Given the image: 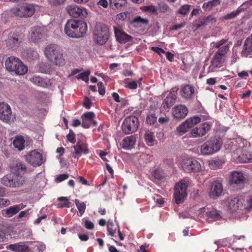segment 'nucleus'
I'll use <instances>...</instances> for the list:
<instances>
[{
	"instance_id": "nucleus-1",
	"label": "nucleus",
	"mask_w": 252,
	"mask_h": 252,
	"mask_svg": "<svg viewBox=\"0 0 252 252\" xmlns=\"http://www.w3.org/2000/svg\"><path fill=\"white\" fill-rule=\"evenodd\" d=\"M44 54L50 62L57 66H63L66 63V54L58 45H48L45 49Z\"/></svg>"
},
{
	"instance_id": "nucleus-2",
	"label": "nucleus",
	"mask_w": 252,
	"mask_h": 252,
	"mask_svg": "<svg viewBox=\"0 0 252 252\" xmlns=\"http://www.w3.org/2000/svg\"><path fill=\"white\" fill-rule=\"evenodd\" d=\"M87 25L85 22L74 19L68 20L64 26V32L71 38L83 37L87 31Z\"/></svg>"
},
{
	"instance_id": "nucleus-3",
	"label": "nucleus",
	"mask_w": 252,
	"mask_h": 252,
	"mask_svg": "<svg viewBox=\"0 0 252 252\" xmlns=\"http://www.w3.org/2000/svg\"><path fill=\"white\" fill-rule=\"evenodd\" d=\"M94 41L98 45H104L110 37V31L108 26L101 23H97L93 32Z\"/></svg>"
},
{
	"instance_id": "nucleus-4",
	"label": "nucleus",
	"mask_w": 252,
	"mask_h": 252,
	"mask_svg": "<svg viewBox=\"0 0 252 252\" xmlns=\"http://www.w3.org/2000/svg\"><path fill=\"white\" fill-rule=\"evenodd\" d=\"M5 65L9 71L16 75H24L28 71L27 66L19 59L14 56H10L7 59Z\"/></svg>"
},
{
	"instance_id": "nucleus-5",
	"label": "nucleus",
	"mask_w": 252,
	"mask_h": 252,
	"mask_svg": "<svg viewBox=\"0 0 252 252\" xmlns=\"http://www.w3.org/2000/svg\"><path fill=\"white\" fill-rule=\"evenodd\" d=\"M24 38V34L19 31L11 32L5 40L6 46L9 49L16 51L23 42Z\"/></svg>"
},
{
	"instance_id": "nucleus-6",
	"label": "nucleus",
	"mask_w": 252,
	"mask_h": 252,
	"mask_svg": "<svg viewBox=\"0 0 252 252\" xmlns=\"http://www.w3.org/2000/svg\"><path fill=\"white\" fill-rule=\"evenodd\" d=\"M221 145V142L219 139L212 137L201 145V152L204 155L213 154L220 150Z\"/></svg>"
},
{
	"instance_id": "nucleus-7",
	"label": "nucleus",
	"mask_w": 252,
	"mask_h": 252,
	"mask_svg": "<svg viewBox=\"0 0 252 252\" xmlns=\"http://www.w3.org/2000/svg\"><path fill=\"white\" fill-rule=\"evenodd\" d=\"M139 124V121L136 117L128 116L124 119L122 125V129L126 134H129L137 130Z\"/></svg>"
},
{
	"instance_id": "nucleus-8",
	"label": "nucleus",
	"mask_w": 252,
	"mask_h": 252,
	"mask_svg": "<svg viewBox=\"0 0 252 252\" xmlns=\"http://www.w3.org/2000/svg\"><path fill=\"white\" fill-rule=\"evenodd\" d=\"M11 11L16 16L20 17H31L34 13L35 8L33 4H26L14 7L11 9Z\"/></svg>"
},
{
	"instance_id": "nucleus-9",
	"label": "nucleus",
	"mask_w": 252,
	"mask_h": 252,
	"mask_svg": "<svg viewBox=\"0 0 252 252\" xmlns=\"http://www.w3.org/2000/svg\"><path fill=\"white\" fill-rule=\"evenodd\" d=\"M187 184L185 181L176 184L174 193V198L177 204L182 203L187 195Z\"/></svg>"
},
{
	"instance_id": "nucleus-10",
	"label": "nucleus",
	"mask_w": 252,
	"mask_h": 252,
	"mask_svg": "<svg viewBox=\"0 0 252 252\" xmlns=\"http://www.w3.org/2000/svg\"><path fill=\"white\" fill-rule=\"evenodd\" d=\"M27 162L34 167H38L44 163L45 159H43V155L40 152L34 150L25 156Z\"/></svg>"
},
{
	"instance_id": "nucleus-11",
	"label": "nucleus",
	"mask_w": 252,
	"mask_h": 252,
	"mask_svg": "<svg viewBox=\"0 0 252 252\" xmlns=\"http://www.w3.org/2000/svg\"><path fill=\"white\" fill-rule=\"evenodd\" d=\"M15 118L12 115L10 106L6 103H0V120L8 124L13 122Z\"/></svg>"
},
{
	"instance_id": "nucleus-12",
	"label": "nucleus",
	"mask_w": 252,
	"mask_h": 252,
	"mask_svg": "<svg viewBox=\"0 0 252 252\" xmlns=\"http://www.w3.org/2000/svg\"><path fill=\"white\" fill-rule=\"evenodd\" d=\"M183 170L188 173L197 172L201 169L200 163L192 158H188L184 159L182 163Z\"/></svg>"
},
{
	"instance_id": "nucleus-13",
	"label": "nucleus",
	"mask_w": 252,
	"mask_h": 252,
	"mask_svg": "<svg viewBox=\"0 0 252 252\" xmlns=\"http://www.w3.org/2000/svg\"><path fill=\"white\" fill-rule=\"evenodd\" d=\"M67 13L71 16L74 18H80L81 19L85 18L88 13L86 8L76 5H70L67 6Z\"/></svg>"
},
{
	"instance_id": "nucleus-14",
	"label": "nucleus",
	"mask_w": 252,
	"mask_h": 252,
	"mask_svg": "<svg viewBox=\"0 0 252 252\" xmlns=\"http://www.w3.org/2000/svg\"><path fill=\"white\" fill-rule=\"evenodd\" d=\"M149 23V20L147 18H144L140 16L131 17L129 26L134 28L135 29L144 31Z\"/></svg>"
},
{
	"instance_id": "nucleus-15",
	"label": "nucleus",
	"mask_w": 252,
	"mask_h": 252,
	"mask_svg": "<svg viewBox=\"0 0 252 252\" xmlns=\"http://www.w3.org/2000/svg\"><path fill=\"white\" fill-rule=\"evenodd\" d=\"M73 148L74 151L72 152L71 154L74 158H78L82 154L87 155L90 152L88 144L81 140H78Z\"/></svg>"
},
{
	"instance_id": "nucleus-16",
	"label": "nucleus",
	"mask_w": 252,
	"mask_h": 252,
	"mask_svg": "<svg viewBox=\"0 0 252 252\" xmlns=\"http://www.w3.org/2000/svg\"><path fill=\"white\" fill-rule=\"evenodd\" d=\"M46 29L44 27H35L32 29L31 39L34 43H38L43 39L46 36Z\"/></svg>"
},
{
	"instance_id": "nucleus-17",
	"label": "nucleus",
	"mask_w": 252,
	"mask_h": 252,
	"mask_svg": "<svg viewBox=\"0 0 252 252\" xmlns=\"http://www.w3.org/2000/svg\"><path fill=\"white\" fill-rule=\"evenodd\" d=\"M222 191L223 186L222 183L217 179L211 183L209 195L211 198L216 199L221 194Z\"/></svg>"
},
{
	"instance_id": "nucleus-18",
	"label": "nucleus",
	"mask_w": 252,
	"mask_h": 252,
	"mask_svg": "<svg viewBox=\"0 0 252 252\" xmlns=\"http://www.w3.org/2000/svg\"><path fill=\"white\" fill-rule=\"evenodd\" d=\"M212 125L209 123L205 122L200 126L193 128L190 133L193 137H199L205 135L211 129Z\"/></svg>"
},
{
	"instance_id": "nucleus-19",
	"label": "nucleus",
	"mask_w": 252,
	"mask_h": 252,
	"mask_svg": "<svg viewBox=\"0 0 252 252\" xmlns=\"http://www.w3.org/2000/svg\"><path fill=\"white\" fill-rule=\"evenodd\" d=\"M217 22L215 17L212 15H209L207 17H201L196 20L193 25V28L196 30L203 26L213 25Z\"/></svg>"
},
{
	"instance_id": "nucleus-20",
	"label": "nucleus",
	"mask_w": 252,
	"mask_h": 252,
	"mask_svg": "<svg viewBox=\"0 0 252 252\" xmlns=\"http://www.w3.org/2000/svg\"><path fill=\"white\" fill-rule=\"evenodd\" d=\"M180 94L183 98L190 100L194 96L195 88L190 84H183L180 88Z\"/></svg>"
},
{
	"instance_id": "nucleus-21",
	"label": "nucleus",
	"mask_w": 252,
	"mask_h": 252,
	"mask_svg": "<svg viewBox=\"0 0 252 252\" xmlns=\"http://www.w3.org/2000/svg\"><path fill=\"white\" fill-rule=\"evenodd\" d=\"M114 31L116 40L120 43H126L132 38L131 35L126 33L119 27H115Z\"/></svg>"
},
{
	"instance_id": "nucleus-22",
	"label": "nucleus",
	"mask_w": 252,
	"mask_h": 252,
	"mask_svg": "<svg viewBox=\"0 0 252 252\" xmlns=\"http://www.w3.org/2000/svg\"><path fill=\"white\" fill-rule=\"evenodd\" d=\"M244 200L239 197H231L228 200L227 207L231 212H235L243 205Z\"/></svg>"
},
{
	"instance_id": "nucleus-23",
	"label": "nucleus",
	"mask_w": 252,
	"mask_h": 252,
	"mask_svg": "<svg viewBox=\"0 0 252 252\" xmlns=\"http://www.w3.org/2000/svg\"><path fill=\"white\" fill-rule=\"evenodd\" d=\"M177 91L178 89H173V90L168 94L166 98L164 99L162 103V105L163 107L165 109H169L175 103V100L177 98Z\"/></svg>"
},
{
	"instance_id": "nucleus-24",
	"label": "nucleus",
	"mask_w": 252,
	"mask_h": 252,
	"mask_svg": "<svg viewBox=\"0 0 252 252\" xmlns=\"http://www.w3.org/2000/svg\"><path fill=\"white\" fill-rule=\"evenodd\" d=\"M188 113V109L184 105L180 104L175 106L172 110V114L177 119L184 118Z\"/></svg>"
},
{
	"instance_id": "nucleus-25",
	"label": "nucleus",
	"mask_w": 252,
	"mask_h": 252,
	"mask_svg": "<svg viewBox=\"0 0 252 252\" xmlns=\"http://www.w3.org/2000/svg\"><path fill=\"white\" fill-rule=\"evenodd\" d=\"M137 138V134L126 137L122 141V148L125 149H131L135 144Z\"/></svg>"
},
{
	"instance_id": "nucleus-26",
	"label": "nucleus",
	"mask_w": 252,
	"mask_h": 252,
	"mask_svg": "<svg viewBox=\"0 0 252 252\" xmlns=\"http://www.w3.org/2000/svg\"><path fill=\"white\" fill-rule=\"evenodd\" d=\"M245 180V177L242 172L234 171L231 174L230 183L231 185H241L244 183Z\"/></svg>"
},
{
	"instance_id": "nucleus-27",
	"label": "nucleus",
	"mask_w": 252,
	"mask_h": 252,
	"mask_svg": "<svg viewBox=\"0 0 252 252\" xmlns=\"http://www.w3.org/2000/svg\"><path fill=\"white\" fill-rule=\"evenodd\" d=\"M6 249L15 252H29L30 249L22 243L10 244L6 246Z\"/></svg>"
},
{
	"instance_id": "nucleus-28",
	"label": "nucleus",
	"mask_w": 252,
	"mask_h": 252,
	"mask_svg": "<svg viewBox=\"0 0 252 252\" xmlns=\"http://www.w3.org/2000/svg\"><path fill=\"white\" fill-rule=\"evenodd\" d=\"M242 54L245 57L252 55V36L245 40Z\"/></svg>"
},
{
	"instance_id": "nucleus-29",
	"label": "nucleus",
	"mask_w": 252,
	"mask_h": 252,
	"mask_svg": "<svg viewBox=\"0 0 252 252\" xmlns=\"http://www.w3.org/2000/svg\"><path fill=\"white\" fill-rule=\"evenodd\" d=\"M205 215L209 222L217 221L221 218L220 211L216 209H212L207 212Z\"/></svg>"
},
{
	"instance_id": "nucleus-30",
	"label": "nucleus",
	"mask_w": 252,
	"mask_h": 252,
	"mask_svg": "<svg viewBox=\"0 0 252 252\" xmlns=\"http://www.w3.org/2000/svg\"><path fill=\"white\" fill-rule=\"evenodd\" d=\"M1 182L3 185L9 187H16L19 185V183L16 181L15 179H13L8 175L2 178Z\"/></svg>"
},
{
	"instance_id": "nucleus-31",
	"label": "nucleus",
	"mask_w": 252,
	"mask_h": 252,
	"mask_svg": "<svg viewBox=\"0 0 252 252\" xmlns=\"http://www.w3.org/2000/svg\"><path fill=\"white\" fill-rule=\"evenodd\" d=\"M23 208L18 205H13L3 210V215L10 218L17 214Z\"/></svg>"
},
{
	"instance_id": "nucleus-32",
	"label": "nucleus",
	"mask_w": 252,
	"mask_h": 252,
	"mask_svg": "<svg viewBox=\"0 0 252 252\" xmlns=\"http://www.w3.org/2000/svg\"><path fill=\"white\" fill-rule=\"evenodd\" d=\"M12 173L16 176H20L24 174L26 170V166L22 163H17L12 168Z\"/></svg>"
},
{
	"instance_id": "nucleus-33",
	"label": "nucleus",
	"mask_w": 252,
	"mask_h": 252,
	"mask_svg": "<svg viewBox=\"0 0 252 252\" xmlns=\"http://www.w3.org/2000/svg\"><path fill=\"white\" fill-rule=\"evenodd\" d=\"M30 81L34 85L43 88H46L48 86L47 80L39 76H33L30 79Z\"/></svg>"
},
{
	"instance_id": "nucleus-34",
	"label": "nucleus",
	"mask_w": 252,
	"mask_h": 252,
	"mask_svg": "<svg viewBox=\"0 0 252 252\" xmlns=\"http://www.w3.org/2000/svg\"><path fill=\"white\" fill-rule=\"evenodd\" d=\"M25 140L23 136L21 135L17 136L14 140L13 143L15 148L19 151H22L25 147Z\"/></svg>"
},
{
	"instance_id": "nucleus-35",
	"label": "nucleus",
	"mask_w": 252,
	"mask_h": 252,
	"mask_svg": "<svg viewBox=\"0 0 252 252\" xmlns=\"http://www.w3.org/2000/svg\"><path fill=\"white\" fill-rule=\"evenodd\" d=\"M224 58V57L215 53L211 62L213 66L216 68L220 67L222 65Z\"/></svg>"
},
{
	"instance_id": "nucleus-36",
	"label": "nucleus",
	"mask_w": 252,
	"mask_h": 252,
	"mask_svg": "<svg viewBox=\"0 0 252 252\" xmlns=\"http://www.w3.org/2000/svg\"><path fill=\"white\" fill-rule=\"evenodd\" d=\"M109 1L112 9L121 8L127 3V0H109Z\"/></svg>"
},
{
	"instance_id": "nucleus-37",
	"label": "nucleus",
	"mask_w": 252,
	"mask_h": 252,
	"mask_svg": "<svg viewBox=\"0 0 252 252\" xmlns=\"http://www.w3.org/2000/svg\"><path fill=\"white\" fill-rule=\"evenodd\" d=\"M220 3V0H211L207 2H205L202 5V8L205 11H210L213 7L219 5Z\"/></svg>"
},
{
	"instance_id": "nucleus-38",
	"label": "nucleus",
	"mask_w": 252,
	"mask_h": 252,
	"mask_svg": "<svg viewBox=\"0 0 252 252\" xmlns=\"http://www.w3.org/2000/svg\"><path fill=\"white\" fill-rule=\"evenodd\" d=\"M190 127H191V125L189 124V121L186 120L177 128V131L180 135H182L186 133Z\"/></svg>"
},
{
	"instance_id": "nucleus-39",
	"label": "nucleus",
	"mask_w": 252,
	"mask_h": 252,
	"mask_svg": "<svg viewBox=\"0 0 252 252\" xmlns=\"http://www.w3.org/2000/svg\"><path fill=\"white\" fill-rule=\"evenodd\" d=\"M223 162L219 158L212 159L209 162V167L211 169L216 170L221 167Z\"/></svg>"
},
{
	"instance_id": "nucleus-40",
	"label": "nucleus",
	"mask_w": 252,
	"mask_h": 252,
	"mask_svg": "<svg viewBox=\"0 0 252 252\" xmlns=\"http://www.w3.org/2000/svg\"><path fill=\"white\" fill-rule=\"evenodd\" d=\"M119 227V226L114 225L112 222H108L107 226L108 234L112 237H116Z\"/></svg>"
},
{
	"instance_id": "nucleus-41",
	"label": "nucleus",
	"mask_w": 252,
	"mask_h": 252,
	"mask_svg": "<svg viewBox=\"0 0 252 252\" xmlns=\"http://www.w3.org/2000/svg\"><path fill=\"white\" fill-rule=\"evenodd\" d=\"M123 83L125 87L129 89L134 90L137 88V83L136 81L132 80L130 78H126Z\"/></svg>"
},
{
	"instance_id": "nucleus-42",
	"label": "nucleus",
	"mask_w": 252,
	"mask_h": 252,
	"mask_svg": "<svg viewBox=\"0 0 252 252\" xmlns=\"http://www.w3.org/2000/svg\"><path fill=\"white\" fill-rule=\"evenodd\" d=\"M152 176L157 180H161L165 177V173L160 168L155 169L152 173Z\"/></svg>"
},
{
	"instance_id": "nucleus-43",
	"label": "nucleus",
	"mask_w": 252,
	"mask_h": 252,
	"mask_svg": "<svg viewBox=\"0 0 252 252\" xmlns=\"http://www.w3.org/2000/svg\"><path fill=\"white\" fill-rule=\"evenodd\" d=\"M132 14L130 12H122L117 14V19L120 20L127 21L129 24Z\"/></svg>"
},
{
	"instance_id": "nucleus-44",
	"label": "nucleus",
	"mask_w": 252,
	"mask_h": 252,
	"mask_svg": "<svg viewBox=\"0 0 252 252\" xmlns=\"http://www.w3.org/2000/svg\"><path fill=\"white\" fill-rule=\"evenodd\" d=\"M244 9H246V7H239L236 11H233L230 13L223 17V19L224 20H229L233 19L238 15L241 12L244 10Z\"/></svg>"
},
{
	"instance_id": "nucleus-45",
	"label": "nucleus",
	"mask_w": 252,
	"mask_h": 252,
	"mask_svg": "<svg viewBox=\"0 0 252 252\" xmlns=\"http://www.w3.org/2000/svg\"><path fill=\"white\" fill-rule=\"evenodd\" d=\"M144 138L148 145L152 146L153 145L155 142V136L153 132L149 131L146 132L145 134Z\"/></svg>"
},
{
	"instance_id": "nucleus-46",
	"label": "nucleus",
	"mask_w": 252,
	"mask_h": 252,
	"mask_svg": "<svg viewBox=\"0 0 252 252\" xmlns=\"http://www.w3.org/2000/svg\"><path fill=\"white\" fill-rule=\"evenodd\" d=\"M74 203L78 210L80 216H82L85 212L86 205V204L83 202H80L79 200L76 199L74 200Z\"/></svg>"
},
{
	"instance_id": "nucleus-47",
	"label": "nucleus",
	"mask_w": 252,
	"mask_h": 252,
	"mask_svg": "<svg viewBox=\"0 0 252 252\" xmlns=\"http://www.w3.org/2000/svg\"><path fill=\"white\" fill-rule=\"evenodd\" d=\"M219 50L217 51L216 54L220 55L224 57L229 50L228 45L223 46L221 47L218 48Z\"/></svg>"
},
{
	"instance_id": "nucleus-48",
	"label": "nucleus",
	"mask_w": 252,
	"mask_h": 252,
	"mask_svg": "<svg viewBox=\"0 0 252 252\" xmlns=\"http://www.w3.org/2000/svg\"><path fill=\"white\" fill-rule=\"evenodd\" d=\"M94 117V114L93 112H86L82 115V119L84 120H87L90 122H93V119Z\"/></svg>"
},
{
	"instance_id": "nucleus-49",
	"label": "nucleus",
	"mask_w": 252,
	"mask_h": 252,
	"mask_svg": "<svg viewBox=\"0 0 252 252\" xmlns=\"http://www.w3.org/2000/svg\"><path fill=\"white\" fill-rule=\"evenodd\" d=\"M189 5L185 4L180 8L178 13L184 15H187L189 11Z\"/></svg>"
},
{
	"instance_id": "nucleus-50",
	"label": "nucleus",
	"mask_w": 252,
	"mask_h": 252,
	"mask_svg": "<svg viewBox=\"0 0 252 252\" xmlns=\"http://www.w3.org/2000/svg\"><path fill=\"white\" fill-rule=\"evenodd\" d=\"M75 135L73 130L70 129L69 133L66 135V138L68 141L72 144H74L76 142Z\"/></svg>"
},
{
	"instance_id": "nucleus-51",
	"label": "nucleus",
	"mask_w": 252,
	"mask_h": 252,
	"mask_svg": "<svg viewBox=\"0 0 252 252\" xmlns=\"http://www.w3.org/2000/svg\"><path fill=\"white\" fill-rule=\"evenodd\" d=\"M90 73V72L89 70L80 73L77 78L78 79H81L85 82H88L89 81V75Z\"/></svg>"
},
{
	"instance_id": "nucleus-52",
	"label": "nucleus",
	"mask_w": 252,
	"mask_h": 252,
	"mask_svg": "<svg viewBox=\"0 0 252 252\" xmlns=\"http://www.w3.org/2000/svg\"><path fill=\"white\" fill-rule=\"evenodd\" d=\"M158 6L159 10L161 12L165 13L169 11L170 8L167 4L164 2H160Z\"/></svg>"
},
{
	"instance_id": "nucleus-53",
	"label": "nucleus",
	"mask_w": 252,
	"mask_h": 252,
	"mask_svg": "<svg viewBox=\"0 0 252 252\" xmlns=\"http://www.w3.org/2000/svg\"><path fill=\"white\" fill-rule=\"evenodd\" d=\"M157 120V117H156L154 114H151L147 116V122L148 124L153 125L154 124Z\"/></svg>"
},
{
	"instance_id": "nucleus-54",
	"label": "nucleus",
	"mask_w": 252,
	"mask_h": 252,
	"mask_svg": "<svg viewBox=\"0 0 252 252\" xmlns=\"http://www.w3.org/2000/svg\"><path fill=\"white\" fill-rule=\"evenodd\" d=\"M200 118L198 116H194L189 119L187 120V121H189V124H190V125H191V127L193 125L199 123L200 122Z\"/></svg>"
},
{
	"instance_id": "nucleus-55",
	"label": "nucleus",
	"mask_w": 252,
	"mask_h": 252,
	"mask_svg": "<svg viewBox=\"0 0 252 252\" xmlns=\"http://www.w3.org/2000/svg\"><path fill=\"white\" fill-rule=\"evenodd\" d=\"M68 177L69 175L67 173L60 174L56 178L55 181L57 183H60L65 180H66Z\"/></svg>"
},
{
	"instance_id": "nucleus-56",
	"label": "nucleus",
	"mask_w": 252,
	"mask_h": 252,
	"mask_svg": "<svg viewBox=\"0 0 252 252\" xmlns=\"http://www.w3.org/2000/svg\"><path fill=\"white\" fill-rule=\"evenodd\" d=\"M58 200L60 201H64L65 203L62 207H65L69 208L70 207L69 204L70 203L68 202V199L66 197H60L58 198Z\"/></svg>"
},
{
	"instance_id": "nucleus-57",
	"label": "nucleus",
	"mask_w": 252,
	"mask_h": 252,
	"mask_svg": "<svg viewBox=\"0 0 252 252\" xmlns=\"http://www.w3.org/2000/svg\"><path fill=\"white\" fill-rule=\"evenodd\" d=\"M98 88V92L100 95H103L105 93V89L101 82H99L97 84Z\"/></svg>"
},
{
	"instance_id": "nucleus-58",
	"label": "nucleus",
	"mask_w": 252,
	"mask_h": 252,
	"mask_svg": "<svg viewBox=\"0 0 252 252\" xmlns=\"http://www.w3.org/2000/svg\"><path fill=\"white\" fill-rule=\"evenodd\" d=\"M10 203V201L7 199L0 198V209L9 205Z\"/></svg>"
},
{
	"instance_id": "nucleus-59",
	"label": "nucleus",
	"mask_w": 252,
	"mask_h": 252,
	"mask_svg": "<svg viewBox=\"0 0 252 252\" xmlns=\"http://www.w3.org/2000/svg\"><path fill=\"white\" fill-rule=\"evenodd\" d=\"M151 50L159 55L161 54L165 53V51L163 49L158 47H152Z\"/></svg>"
},
{
	"instance_id": "nucleus-60",
	"label": "nucleus",
	"mask_w": 252,
	"mask_h": 252,
	"mask_svg": "<svg viewBox=\"0 0 252 252\" xmlns=\"http://www.w3.org/2000/svg\"><path fill=\"white\" fill-rule=\"evenodd\" d=\"M248 155H243L242 157L239 156V158H240V160L242 162H248L252 161V158H248Z\"/></svg>"
},
{
	"instance_id": "nucleus-61",
	"label": "nucleus",
	"mask_w": 252,
	"mask_h": 252,
	"mask_svg": "<svg viewBox=\"0 0 252 252\" xmlns=\"http://www.w3.org/2000/svg\"><path fill=\"white\" fill-rule=\"evenodd\" d=\"M84 226L88 229H93L94 228V224L93 222L90 220H85Z\"/></svg>"
},
{
	"instance_id": "nucleus-62",
	"label": "nucleus",
	"mask_w": 252,
	"mask_h": 252,
	"mask_svg": "<svg viewBox=\"0 0 252 252\" xmlns=\"http://www.w3.org/2000/svg\"><path fill=\"white\" fill-rule=\"evenodd\" d=\"M154 199L157 203L160 205H163L164 203L163 198L160 195H157L154 197Z\"/></svg>"
},
{
	"instance_id": "nucleus-63",
	"label": "nucleus",
	"mask_w": 252,
	"mask_h": 252,
	"mask_svg": "<svg viewBox=\"0 0 252 252\" xmlns=\"http://www.w3.org/2000/svg\"><path fill=\"white\" fill-rule=\"evenodd\" d=\"M145 10L150 13H155L157 12V10L155 7L153 5H149L145 7Z\"/></svg>"
},
{
	"instance_id": "nucleus-64",
	"label": "nucleus",
	"mask_w": 252,
	"mask_h": 252,
	"mask_svg": "<svg viewBox=\"0 0 252 252\" xmlns=\"http://www.w3.org/2000/svg\"><path fill=\"white\" fill-rule=\"evenodd\" d=\"M92 105L91 100L88 98L85 97L83 103V106L87 109H90Z\"/></svg>"
}]
</instances>
